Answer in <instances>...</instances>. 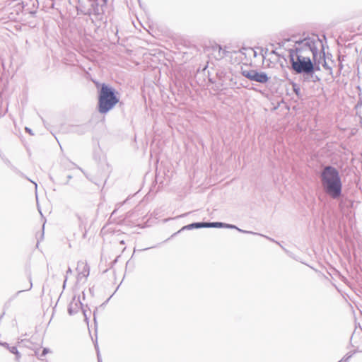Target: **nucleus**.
<instances>
[{"label":"nucleus","mask_w":362,"mask_h":362,"mask_svg":"<svg viewBox=\"0 0 362 362\" xmlns=\"http://www.w3.org/2000/svg\"><path fill=\"white\" fill-rule=\"evenodd\" d=\"M319 43L321 40L317 35L308 36L296 40L294 47L288 49L291 69L296 74H302L303 78L307 71L313 70L312 58L318 54Z\"/></svg>","instance_id":"obj_1"},{"label":"nucleus","mask_w":362,"mask_h":362,"mask_svg":"<svg viewBox=\"0 0 362 362\" xmlns=\"http://www.w3.org/2000/svg\"><path fill=\"white\" fill-rule=\"evenodd\" d=\"M67 177H68L69 180H70V179H71L72 177H71V175H68Z\"/></svg>","instance_id":"obj_29"},{"label":"nucleus","mask_w":362,"mask_h":362,"mask_svg":"<svg viewBox=\"0 0 362 362\" xmlns=\"http://www.w3.org/2000/svg\"><path fill=\"white\" fill-rule=\"evenodd\" d=\"M322 47V51L320 53V58L322 57L321 54H322V57L324 59V63L322 64V66L326 70H328L329 71V74H332V69L331 66H329L327 63L326 62V60H325V50H324V47H323V45L322 43H320Z\"/></svg>","instance_id":"obj_11"},{"label":"nucleus","mask_w":362,"mask_h":362,"mask_svg":"<svg viewBox=\"0 0 362 362\" xmlns=\"http://www.w3.org/2000/svg\"><path fill=\"white\" fill-rule=\"evenodd\" d=\"M66 281H67V276H66L65 280H64V284H63V288H65Z\"/></svg>","instance_id":"obj_23"},{"label":"nucleus","mask_w":362,"mask_h":362,"mask_svg":"<svg viewBox=\"0 0 362 362\" xmlns=\"http://www.w3.org/2000/svg\"><path fill=\"white\" fill-rule=\"evenodd\" d=\"M97 356H98V362H102V360H101V358H100V356L99 352H98Z\"/></svg>","instance_id":"obj_22"},{"label":"nucleus","mask_w":362,"mask_h":362,"mask_svg":"<svg viewBox=\"0 0 362 362\" xmlns=\"http://www.w3.org/2000/svg\"><path fill=\"white\" fill-rule=\"evenodd\" d=\"M72 273V270L70 267L68 268L67 271H66V275L69 274H71Z\"/></svg>","instance_id":"obj_21"},{"label":"nucleus","mask_w":362,"mask_h":362,"mask_svg":"<svg viewBox=\"0 0 362 362\" xmlns=\"http://www.w3.org/2000/svg\"><path fill=\"white\" fill-rule=\"evenodd\" d=\"M92 7L93 11H91L90 10H88V11L86 13V14H93L95 16L96 19L101 20L102 16L104 13L103 6L100 7L98 3H95L92 4Z\"/></svg>","instance_id":"obj_9"},{"label":"nucleus","mask_w":362,"mask_h":362,"mask_svg":"<svg viewBox=\"0 0 362 362\" xmlns=\"http://www.w3.org/2000/svg\"><path fill=\"white\" fill-rule=\"evenodd\" d=\"M241 74L250 81L257 82L262 84L267 83L269 80V77L267 73L259 71L257 69H242Z\"/></svg>","instance_id":"obj_4"},{"label":"nucleus","mask_w":362,"mask_h":362,"mask_svg":"<svg viewBox=\"0 0 362 362\" xmlns=\"http://www.w3.org/2000/svg\"><path fill=\"white\" fill-rule=\"evenodd\" d=\"M0 344L6 348L8 350H9L11 353L15 354L16 360H18L20 358L21 354L16 346H10L9 344L6 342H0Z\"/></svg>","instance_id":"obj_10"},{"label":"nucleus","mask_w":362,"mask_h":362,"mask_svg":"<svg viewBox=\"0 0 362 362\" xmlns=\"http://www.w3.org/2000/svg\"><path fill=\"white\" fill-rule=\"evenodd\" d=\"M49 351V349H47V348H44L42 350V352L40 354L38 355V358L40 359H42L43 357H45Z\"/></svg>","instance_id":"obj_15"},{"label":"nucleus","mask_w":362,"mask_h":362,"mask_svg":"<svg viewBox=\"0 0 362 362\" xmlns=\"http://www.w3.org/2000/svg\"><path fill=\"white\" fill-rule=\"evenodd\" d=\"M206 228H223L225 223L222 222H205Z\"/></svg>","instance_id":"obj_13"},{"label":"nucleus","mask_w":362,"mask_h":362,"mask_svg":"<svg viewBox=\"0 0 362 362\" xmlns=\"http://www.w3.org/2000/svg\"><path fill=\"white\" fill-rule=\"evenodd\" d=\"M189 214V213H185L183 214H181L180 216H176L175 218H179L185 217V216H187Z\"/></svg>","instance_id":"obj_19"},{"label":"nucleus","mask_w":362,"mask_h":362,"mask_svg":"<svg viewBox=\"0 0 362 362\" xmlns=\"http://www.w3.org/2000/svg\"><path fill=\"white\" fill-rule=\"evenodd\" d=\"M32 286H33V284H32V282H31V279H30L29 285H28V286L27 288H25L24 289V291H29V290H30V289H31V288H32ZM23 290L18 291L17 292L16 295H18V293H21V292H23Z\"/></svg>","instance_id":"obj_17"},{"label":"nucleus","mask_w":362,"mask_h":362,"mask_svg":"<svg viewBox=\"0 0 362 362\" xmlns=\"http://www.w3.org/2000/svg\"><path fill=\"white\" fill-rule=\"evenodd\" d=\"M357 89L359 90V92H361V87L359 86H357Z\"/></svg>","instance_id":"obj_26"},{"label":"nucleus","mask_w":362,"mask_h":362,"mask_svg":"<svg viewBox=\"0 0 362 362\" xmlns=\"http://www.w3.org/2000/svg\"><path fill=\"white\" fill-rule=\"evenodd\" d=\"M218 47L219 54L221 53V52H222V54H220L221 57H223L227 56L228 53L230 52V51H227L226 49H223L221 45H218Z\"/></svg>","instance_id":"obj_16"},{"label":"nucleus","mask_w":362,"mask_h":362,"mask_svg":"<svg viewBox=\"0 0 362 362\" xmlns=\"http://www.w3.org/2000/svg\"><path fill=\"white\" fill-rule=\"evenodd\" d=\"M320 179L324 192L334 199L342 195V182L339 171L333 166L326 165L320 173Z\"/></svg>","instance_id":"obj_2"},{"label":"nucleus","mask_w":362,"mask_h":362,"mask_svg":"<svg viewBox=\"0 0 362 362\" xmlns=\"http://www.w3.org/2000/svg\"><path fill=\"white\" fill-rule=\"evenodd\" d=\"M206 228L205 222H194V223H192L190 224H188V225H186V226H183L177 232L173 233L172 235V237H174L177 234L180 233V232L186 230L198 229V228Z\"/></svg>","instance_id":"obj_8"},{"label":"nucleus","mask_w":362,"mask_h":362,"mask_svg":"<svg viewBox=\"0 0 362 362\" xmlns=\"http://www.w3.org/2000/svg\"><path fill=\"white\" fill-rule=\"evenodd\" d=\"M103 4L105 5L107 4V0H103Z\"/></svg>","instance_id":"obj_27"},{"label":"nucleus","mask_w":362,"mask_h":362,"mask_svg":"<svg viewBox=\"0 0 362 362\" xmlns=\"http://www.w3.org/2000/svg\"><path fill=\"white\" fill-rule=\"evenodd\" d=\"M76 167H77V168H78L81 171H82V172L83 173V171L82 168H80V167H78V166H76Z\"/></svg>","instance_id":"obj_28"},{"label":"nucleus","mask_w":362,"mask_h":362,"mask_svg":"<svg viewBox=\"0 0 362 362\" xmlns=\"http://www.w3.org/2000/svg\"><path fill=\"white\" fill-rule=\"evenodd\" d=\"M267 238H268L269 240L273 241V242H275V243H276L277 244H279V243L278 242L275 241L274 240L272 239L271 238H268V237H267Z\"/></svg>","instance_id":"obj_24"},{"label":"nucleus","mask_w":362,"mask_h":362,"mask_svg":"<svg viewBox=\"0 0 362 362\" xmlns=\"http://www.w3.org/2000/svg\"><path fill=\"white\" fill-rule=\"evenodd\" d=\"M223 228L236 229L239 232L243 233L257 234L256 233H254L252 231H248V230H245L240 229V228H238L236 226L233 225V224L225 223V226H223Z\"/></svg>","instance_id":"obj_12"},{"label":"nucleus","mask_w":362,"mask_h":362,"mask_svg":"<svg viewBox=\"0 0 362 362\" xmlns=\"http://www.w3.org/2000/svg\"><path fill=\"white\" fill-rule=\"evenodd\" d=\"M318 54H315L312 58L313 70L311 71H307L304 78V81L316 83L320 81V78L315 74L317 71L320 70V59H317Z\"/></svg>","instance_id":"obj_5"},{"label":"nucleus","mask_w":362,"mask_h":362,"mask_svg":"<svg viewBox=\"0 0 362 362\" xmlns=\"http://www.w3.org/2000/svg\"><path fill=\"white\" fill-rule=\"evenodd\" d=\"M83 304L80 301L79 297L77 298L74 296L69 305L68 313L70 315L77 313L79 309L82 308Z\"/></svg>","instance_id":"obj_7"},{"label":"nucleus","mask_w":362,"mask_h":362,"mask_svg":"<svg viewBox=\"0 0 362 362\" xmlns=\"http://www.w3.org/2000/svg\"><path fill=\"white\" fill-rule=\"evenodd\" d=\"M83 313L85 316L86 318H87V315H86V310H83Z\"/></svg>","instance_id":"obj_25"},{"label":"nucleus","mask_w":362,"mask_h":362,"mask_svg":"<svg viewBox=\"0 0 362 362\" xmlns=\"http://www.w3.org/2000/svg\"><path fill=\"white\" fill-rule=\"evenodd\" d=\"M292 87H293V92L298 95L299 96L300 94V87L295 83H293L292 84Z\"/></svg>","instance_id":"obj_14"},{"label":"nucleus","mask_w":362,"mask_h":362,"mask_svg":"<svg viewBox=\"0 0 362 362\" xmlns=\"http://www.w3.org/2000/svg\"><path fill=\"white\" fill-rule=\"evenodd\" d=\"M117 94L115 88L106 83H102L98 90V111L100 114H106L114 108L119 101Z\"/></svg>","instance_id":"obj_3"},{"label":"nucleus","mask_w":362,"mask_h":362,"mask_svg":"<svg viewBox=\"0 0 362 362\" xmlns=\"http://www.w3.org/2000/svg\"><path fill=\"white\" fill-rule=\"evenodd\" d=\"M76 270L78 271L77 282L78 283L86 279L89 275V266L83 262H78Z\"/></svg>","instance_id":"obj_6"},{"label":"nucleus","mask_w":362,"mask_h":362,"mask_svg":"<svg viewBox=\"0 0 362 362\" xmlns=\"http://www.w3.org/2000/svg\"><path fill=\"white\" fill-rule=\"evenodd\" d=\"M25 131H26L28 133H29L30 134L33 135V133L32 130H31L30 128H28V127H25Z\"/></svg>","instance_id":"obj_20"},{"label":"nucleus","mask_w":362,"mask_h":362,"mask_svg":"<svg viewBox=\"0 0 362 362\" xmlns=\"http://www.w3.org/2000/svg\"><path fill=\"white\" fill-rule=\"evenodd\" d=\"M362 107V98L359 97L357 104L356 105V108L358 109V107Z\"/></svg>","instance_id":"obj_18"}]
</instances>
